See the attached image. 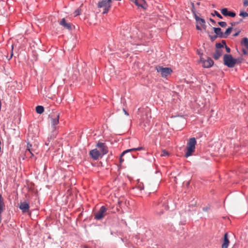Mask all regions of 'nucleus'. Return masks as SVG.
Here are the masks:
<instances>
[{
    "instance_id": "1",
    "label": "nucleus",
    "mask_w": 248,
    "mask_h": 248,
    "mask_svg": "<svg viewBox=\"0 0 248 248\" xmlns=\"http://www.w3.org/2000/svg\"><path fill=\"white\" fill-rule=\"evenodd\" d=\"M196 140L195 138H190L188 142L186 147V152L185 155V157H188L192 155L195 151Z\"/></svg>"
},
{
    "instance_id": "2",
    "label": "nucleus",
    "mask_w": 248,
    "mask_h": 248,
    "mask_svg": "<svg viewBox=\"0 0 248 248\" xmlns=\"http://www.w3.org/2000/svg\"><path fill=\"white\" fill-rule=\"evenodd\" d=\"M224 64L229 67H233L236 63V60L232 58L231 55L225 54L223 58Z\"/></svg>"
},
{
    "instance_id": "3",
    "label": "nucleus",
    "mask_w": 248,
    "mask_h": 248,
    "mask_svg": "<svg viewBox=\"0 0 248 248\" xmlns=\"http://www.w3.org/2000/svg\"><path fill=\"white\" fill-rule=\"evenodd\" d=\"M155 69L157 72L160 73L162 77H166L170 75L172 72V70L170 68L163 67L160 66H157L155 67Z\"/></svg>"
},
{
    "instance_id": "4",
    "label": "nucleus",
    "mask_w": 248,
    "mask_h": 248,
    "mask_svg": "<svg viewBox=\"0 0 248 248\" xmlns=\"http://www.w3.org/2000/svg\"><path fill=\"white\" fill-rule=\"evenodd\" d=\"M60 117L59 113H56L53 114L49 115V117L51 119V125L53 128V132L56 134L55 131L56 129V126L59 124V119Z\"/></svg>"
},
{
    "instance_id": "5",
    "label": "nucleus",
    "mask_w": 248,
    "mask_h": 248,
    "mask_svg": "<svg viewBox=\"0 0 248 248\" xmlns=\"http://www.w3.org/2000/svg\"><path fill=\"white\" fill-rule=\"evenodd\" d=\"M195 19L196 21V29L202 30L203 28L205 29V21L204 19L199 17L196 14H194Z\"/></svg>"
},
{
    "instance_id": "6",
    "label": "nucleus",
    "mask_w": 248,
    "mask_h": 248,
    "mask_svg": "<svg viewBox=\"0 0 248 248\" xmlns=\"http://www.w3.org/2000/svg\"><path fill=\"white\" fill-rule=\"evenodd\" d=\"M107 214V209L104 206H102L100 210L95 214V218L100 220L105 217Z\"/></svg>"
},
{
    "instance_id": "7",
    "label": "nucleus",
    "mask_w": 248,
    "mask_h": 248,
    "mask_svg": "<svg viewBox=\"0 0 248 248\" xmlns=\"http://www.w3.org/2000/svg\"><path fill=\"white\" fill-rule=\"evenodd\" d=\"M18 207L22 211V213H27L29 211L30 205L28 202L26 201L20 202L18 204Z\"/></svg>"
},
{
    "instance_id": "8",
    "label": "nucleus",
    "mask_w": 248,
    "mask_h": 248,
    "mask_svg": "<svg viewBox=\"0 0 248 248\" xmlns=\"http://www.w3.org/2000/svg\"><path fill=\"white\" fill-rule=\"evenodd\" d=\"M241 46H242V51L244 54H248V38L245 37L242 39L241 42Z\"/></svg>"
},
{
    "instance_id": "9",
    "label": "nucleus",
    "mask_w": 248,
    "mask_h": 248,
    "mask_svg": "<svg viewBox=\"0 0 248 248\" xmlns=\"http://www.w3.org/2000/svg\"><path fill=\"white\" fill-rule=\"evenodd\" d=\"M96 146L101 151V155H104L108 153V149L104 143L98 142Z\"/></svg>"
},
{
    "instance_id": "10",
    "label": "nucleus",
    "mask_w": 248,
    "mask_h": 248,
    "mask_svg": "<svg viewBox=\"0 0 248 248\" xmlns=\"http://www.w3.org/2000/svg\"><path fill=\"white\" fill-rule=\"evenodd\" d=\"M201 61L204 68H209L211 67L214 63L213 60L210 58H208L206 60H204L203 58H201Z\"/></svg>"
},
{
    "instance_id": "11",
    "label": "nucleus",
    "mask_w": 248,
    "mask_h": 248,
    "mask_svg": "<svg viewBox=\"0 0 248 248\" xmlns=\"http://www.w3.org/2000/svg\"><path fill=\"white\" fill-rule=\"evenodd\" d=\"M90 155L94 160H97L101 155L100 152L96 149H93L90 152Z\"/></svg>"
},
{
    "instance_id": "12",
    "label": "nucleus",
    "mask_w": 248,
    "mask_h": 248,
    "mask_svg": "<svg viewBox=\"0 0 248 248\" xmlns=\"http://www.w3.org/2000/svg\"><path fill=\"white\" fill-rule=\"evenodd\" d=\"M60 24L63 26L65 29L68 30H72V25L70 23H67L65 18H62L60 22Z\"/></svg>"
},
{
    "instance_id": "13",
    "label": "nucleus",
    "mask_w": 248,
    "mask_h": 248,
    "mask_svg": "<svg viewBox=\"0 0 248 248\" xmlns=\"http://www.w3.org/2000/svg\"><path fill=\"white\" fill-rule=\"evenodd\" d=\"M134 2L138 7L145 8V2L144 0H131Z\"/></svg>"
},
{
    "instance_id": "14",
    "label": "nucleus",
    "mask_w": 248,
    "mask_h": 248,
    "mask_svg": "<svg viewBox=\"0 0 248 248\" xmlns=\"http://www.w3.org/2000/svg\"><path fill=\"white\" fill-rule=\"evenodd\" d=\"M229 244V240L228 238L227 233H225L224 236V242L222 245V248H228Z\"/></svg>"
},
{
    "instance_id": "15",
    "label": "nucleus",
    "mask_w": 248,
    "mask_h": 248,
    "mask_svg": "<svg viewBox=\"0 0 248 248\" xmlns=\"http://www.w3.org/2000/svg\"><path fill=\"white\" fill-rule=\"evenodd\" d=\"M215 33L217 35L218 37L224 38L223 33L221 31L220 28H213Z\"/></svg>"
},
{
    "instance_id": "16",
    "label": "nucleus",
    "mask_w": 248,
    "mask_h": 248,
    "mask_svg": "<svg viewBox=\"0 0 248 248\" xmlns=\"http://www.w3.org/2000/svg\"><path fill=\"white\" fill-rule=\"evenodd\" d=\"M28 152L30 153L32 155H33L34 153H35V149L32 147V145L29 143L27 144V151L26 153L27 154Z\"/></svg>"
},
{
    "instance_id": "17",
    "label": "nucleus",
    "mask_w": 248,
    "mask_h": 248,
    "mask_svg": "<svg viewBox=\"0 0 248 248\" xmlns=\"http://www.w3.org/2000/svg\"><path fill=\"white\" fill-rule=\"evenodd\" d=\"M222 53L223 52L222 50L217 49L213 55V58L215 60H217L222 55Z\"/></svg>"
},
{
    "instance_id": "18",
    "label": "nucleus",
    "mask_w": 248,
    "mask_h": 248,
    "mask_svg": "<svg viewBox=\"0 0 248 248\" xmlns=\"http://www.w3.org/2000/svg\"><path fill=\"white\" fill-rule=\"evenodd\" d=\"M142 148H143L142 147H138V148H132V149L126 150L125 151H124L122 153V155H124L125 154H126L127 153H129V152H130L133 151H139V150H140L142 149Z\"/></svg>"
},
{
    "instance_id": "19",
    "label": "nucleus",
    "mask_w": 248,
    "mask_h": 248,
    "mask_svg": "<svg viewBox=\"0 0 248 248\" xmlns=\"http://www.w3.org/2000/svg\"><path fill=\"white\" fill-rule=\"evenodd\" d=\"M232 30V27H229L226 30V31L223 33L224 38H226L231 32Z\"/></svg>"
},
{
    "instance_id": "20",
    "label": "nucleus",
    "mask_w": 248,
    "mask_h": 248,
    "mask_svg": "<svg viewBox=\"0 0 248 248\" xmlns=\"http://www.w3.org/2000/svg\"><path fill=\"white\" fill-rule=\"evenodd\" d=\"M221 12L222 14L223 15H224V16H227L228 11V10L227 8H225L222 9L221 10Z\"/></svg>"
},
{
    "instance_id": "21",
    "label": "nucleus",
    "mask_w": 248,
    "mask_h": 248,
    "mask_svg": "<svg viewBox=\"0 0 248 248\" xmlns=\"http://www.w3.org/2000/svg\"><path fill=\"white\" fill-rule=\"evenodd\" d=\"M212 15L213 16H217L218 17H219V18H222V16L220 15V14L218 12H217V11H214V14H212Z\"/></svg>"
},
{
    "instance_id": "22",
    "label": "nucleus",
    "mask_w": 248,
    "mask_h": 248,
    "mask_svg": "<svg viewBox=\"0 0 248 248\" xmlns=\"http://www.w3.org/2000/svg\"><path fill=\"white\" fill-rule=\"evenodd\" d=\"M239 16H243L244 17H248V13H247V12H241L240 13Z\"/></svg>"
},
{
    "instance_id": "23",
    "label": "nucleus",
    "mask_w": 248,
    "mask_h": 248,
    "mask_svg": "<svg viewBox=\"0 0 248 248\" xmlns=\"http://www.w3.org/2000/svg\"><path fill=\"white\" fill-rule=\"evenodd\" d=\"M218 24L221 27H226L227 26V23L224 21L219 22Z\"/></svg>"
},
{
    "instance_id": "24",
    "label": "nucleus",
    "mask_w": 248,
    "mask_h": 248,
    "mask_svg": "<svg viewBox=\"0 0 248 248\" xmlns=\"http://www.w3.org/2000/svg\"><path fill=\"white\" fill-rule=\"evenodd\" d=\"M81 9L80 8H78L75 11V16H78L81 13Z\"/></svg>"
},
{
    "instance_id": "25",
    "label": "nucleus",
    "mask_w": 248,
    "mask_h": 248,
    "mask_svg": "<svg viewBox=\"0 0 248 248\" xmlns=\"http://www.w3.org/2000/svg\"><path fill=\"white\" fill-rule=\"evenodd\" d=\"M242 21V19H240V20L239 21H238V22H231V26H232V27H233V26H235L236 25H237V24H238L240 23V22H241Z\"/></svg>"
},
{
    "instance_id": "26",
    "label": "nucleus",
    "mask_w": 248,
    "mask_h": 248,
    "mask_svg": "<svg viewBox=\"0 0 248 248\" xmlns=\"http://www.w3.org/2000/svg\"><path fill=\"white\" fill-rule=\"evenodd\" d=\"M169 155V153L167 151H166L165 150H163L161 155V156H168Z\"/></svg>"
},
{
    "instance_id": "27",
    "label": "nucleus",
    "mask_w": 248,
    "mask_h": 248,
    "mask_svg": "<svg viewBox=\"0 0 248 248\" xmlns=\"http://www.w3.org/2000/svg\"><path fill=\"white\" fill-rule=\"evenodd\" d=\"M217 49H220V48L223 47V45H222L221 43H217L216 45Z\"/></svg>"
},
{
    "instance_id": "28",
    "label": "nucleus",
    "mask_w": 248,
    "mask_h": 248,
    "mask_svg": "<svg viewBox=\"0 0 248 248\" xmlns=\"http://www.w3.org/2000/svg\"><path fill=\"white\" fill-rule=\"evenodd\" d=\"M236 14L234 12H228L227 16H229L231 17H234Z\"/></svg>"
},
{
    "instance_id": "29",
    "label": "nucleus",
    "mask_w": 248,
    "mask_h": 248,
    "mask_svg": "<svg viewBox=\"0 0 248 248\" xmlns=\"http://www.w3.org/2000/svg\"><path fill=\"white\" fill-rule=\"evenodd\" d=\"M210 39L212 41H214L217 37H218L217 35H209Z\"/></svg>"
},
{
    "instance_id": "30",
    "label": "nucleus",
    "mask_w": 248,
    "mask_h": 248,
    "mask_svg": "<svg viewBox=\"0 0 248 248\" xmlns=\"http://www.w3.org/2000/svg\"><path fill=\"white\" fill-rule=\"evenodd\" d=\"M36 110L37 113L42 114L44 112V109H36Z\"/></svg>"
},
{
    "instance_id": "31",
    "label": "nucleus",
    "mask_w": 248,
    "mask_h": 248,
    "mask_svg": "<svg viewBox=\"0 0 248 248\" xmlns=\"http://www.w3.org/2000/svg\"><path fill=\"white\" fill-rule=\"evenodd\" d=\"M225 49H226V52H227V53H230V51H231V49H230V48L229 47H228V46H227V45H225Z\"/></svg>"
},
{
    "instance_id": "32",
    "label": "nucleus",
    "mask_w": 248,
    "mask_h": 248,
    "mask_svg": "<svg viewBox=\"0 0 248 248\" xmlns=\"http://www.w3.org/2000/svg\"><path fill=\"white\" fill-rule=\"evenodd\" d=\"M243 4L244 6H248V0H244Z\"/></svg>"
},
{
    "instance_id": "33",
    "label": "nucleus",
    "mask_w": 248,
    "mask_h": 248,
    "mask_svg": "<svg viewBox=\"0 0 248 248\" xmlns=\"http://www.w3.org/2000/svg\"><path fill=\"white\" fill-rule=\"evenodd\" d=\"M208 209H209V207H203L202 208L203 211H205V212L207 211L208 210Z\"/></svg>"
},
{
    "instance_id": "34",
    "label": "nucleus",
    "mask_w": 248,
    "mask_h": 248,
    "mask_svg": "<svg viewBox=\"0 0 248 248\" xmlns=\"http://www.w3.org/2000/svg\"><path fill=\"white\" fill-rule=\"evenodd\" d=\"M35 108H44L42 106L38 105L35 107Z\"/></svg>"
},
{
    "instance_id": "35",
    "label": "nucleus",
    "mask_w": 248,
    "mask_h": 248,
    "mask_svg": "<svg viewBox=\"0 0 248 248\" xmlns=\"http://www.w3.org/2000/svg\"><path fill=\"white\" fill-rule=\"evenodd\" d=\"M123 156V155H122L120 156V163H122L124 161V159H122V156Z\"/></svg>"
},
{
    "instance_id": "36",
    "label": "nucleus",
    "mask_w": 248,
    "mask_h": 248,
    "mask_svg": "<svg viewBox=\"0 0 248 248\" xmlns=\"http://www.w3.org/2000/svg\"><path fill=\"white\" fill-rule=\"evenodd\" d=\"M123 112L124 113V114L125 115H126L127 116H128L129 115L128 113L127 112L126 109H123Z\"/></svg>"
},
{
    "instance_id": "37",
    "label": "nucleus",
    "mask_w": 248,
    "mask_h": 248,
    "mask_svg": "<svg viewBox=\"0 0 248 248\" xmlns=\"http://www.w3.org/2000/svg\"><path fill=\"white\" fill-rule=\"evenodd\" d=\"M221 43L222 45H223V46H225V45H226V42H225V40H222Z\"/></svg>"
},
{
    "instance_id": "38",
    "label": "nucleus",
    "mask_w": 248,
    "mask_h": 248,
    "mask_svg": "<svg viewBox=\"0 0 248 248\" xmlns=\"http://www.w3.org/2000/svg\"><path fill=\"white\" fill-rule=\"evenodd\" d=\"M239 33H240V31H237V32H236L235 34H234V36H238L239 34Z\"/></svg>"
},
{
    "instance_id": "39",
    "label": "nucleus",
    "mask_w": 248,
    "mask_h": 248,
    "mask_svg": "<svg viewBox=\"0 0 248 248\" xmlns=\"http://www.w3.org/2000/svg\"><path fill=\"white\" fill-rule=\"evenodd\" d=\"M210 21H211L212 23H213V24H215V23H216V22L215 21V20H213V19H211V18L210 19Z\"/></svg>"
},
{
    "instance_id": "40",
    "label": "nucleus",
    "mask_w": 248,
    "mask_h": 248,
    "mask_svg": "<svg viewBox=\"0 0 248 248\" xmlns=\"http://www.w3.org/2000/svg\"><path fill=\"white\" fill-rule=\"evenodd\" d=\"M45 144H46V145H47H47H48V142H46L45 143Z\"/></svg>"
}]
</instances>
